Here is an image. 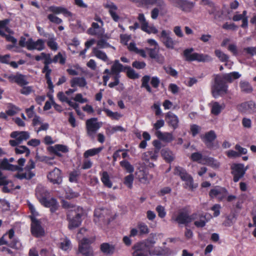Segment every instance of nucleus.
I'll use <instances>...</instances> for the list:
<instances>
[{
  "instance_id": "obj_23",
  "label": "nucleus",
  "mask_w": 256,
  "mask_h": 256,
  "mask_svg": "<svg viewBox=\"0 0 256 256\" xmlns=\"http://www.w3.org/2000/svg\"><path fill=\"white\" fill-rule=\"evenodd\" d=\"M166 118L168 125L174 130L178 128L179 120L176 114L169 112L166 114Z\"/></svg>"
},
{
  "instance_id": "obj_3",
  "label": "nucleus",
  "mask_w": 256,
  "mask_h": 256,
  "mask_svg": "<svg viewBox=\"0 0 256 256\" xmlns=\"http://www.w3.org/2000/svg\"><path fill=\"white\" fill-rule=\"evenodd\" d=\"M102 122H98V118H90L86 122V128L87 136L92 140H94L97 131L102 127Z\"/></svg>"
},
{
  "instance_id": "obj_6",
  "label": "nucleus",
  "mask_w": 256,
  "mask_h": 256,
  "mask_svg": "<svg viewBox=\"0 0 256 256\" xmlns=\"http://www.w3.org/2000/svg\"><path fill=\"white\" fill-rule=\"evenodd\" d=\"M196 214H188L184 212H179L177 214H174L171 220L176 222L178 224H186L192 221V220L196 219Z\"/></svg>"
},
{
  "instance_id": "obj_53",
  "label": "nucleus",
  "mask_w": 256,
  "mask_h": 256,
  "mask_svg": "<svg viewBox=\"0 0 256 256\" xmlns=\"http://www.w3.org/2000/svg\"><path fill=\"white\" fill-rule=\"evenodd\" d=\"M146 50L152 58H156L158 57V54L159 52L158 46H155L154 48H146Z\"/></svg>"
},
{
  "instance_id": "obj_22",
  "label": "nucleus",
  "mask_w": 256,
  "mask_h": 256,
  "mask_svg": "<svg viewBox=\"0 0 256 256\" xmlns=\"http://www.w3.org/2000/svg\"><path fill=\"white\" fill-rule=\"evenodd\" d=\"M216 135L214 130H210L201 136V138L207 147L211 148L212 146V142L216 138Z\"/></svg>"
},
{
  "instance_id": "obj_8",
  "label": "nucleus",
  "mask_w": 256,
  "mask_h": 256,
  "mask_svg": "<svg viewBox=\"0 0 256 256\" xmlns=\"http://www.w3.org/2000/svg\"><path fill=\"white\" fill-rule=\"evenodd\" d=\"M174 172L175 174L178 175L182 180L186 182L185 187L186 188L190 189L194 188L192 178L184 169L180 166L176 167L174 170Z\"/></svg>"
},
{
  "instance_id": "obj_49",
  "label": "nucleus",
  "mask_w": 256,
  "mask_h": 256,
  "mask_svg": "<svg viewBox=\"0 0 256 256\" xmlns=\"http://www.w3.org/2000/svg\"><path fill=\"white\" fill-rule=\"evenodd\" d=\"M150 79V78L148 76H143L142 79V87L145 88L148 92L151 93L152 90L148 84Z\"/></svg>"
},
{
  "instance_id": "obj_18",
  "label": "nucleus",
  "mask_w": 256,
  "mask_h": 256,
  "mask_svg": "<svg viewBox=\"0 0 256 256\" xmlns=\"http://www.w3.org/2000/svg\"><path fill=\"white\" fill-rule=\"evenodd\" d=\"M44 40L38 39L34 41L32 38L28 40V50H37L42 51L45 48Z\"/></svg>"
},
{
  "instance_id": "obj_42",
  "label": "nucleus",
  "mask_w": 256,
  "mask_h": 256,
  "mask_svg": "<svg viewBox=\"0 0 256 256\" xmlns=\"http://www.w3.org/2000/svg\"><path fill=\"white\" fill-rule=\"evenodd\" d=\"M161 154L163 158L167 162H172L174 158V154L171 150L168 148L162 150L161 151Z\"/></svg>"
},
{
  "instance_id": "obj_60",
  "label": "nucleus",
  "mask_w": 256,
  "mask_h": 256,
  "mask_svg": "<svg viewBox=\"0 0 256 256\" xmlns=\"http://www.w3.org/2000/svg\"><path fill=\"white\" fill-rule=\"evenodd\" d=\"M15 152L16 154H22L26 152V156H28L30 154V150L26 146H21L15 148Z\"/></svg>"
},
{
  "instance_id": "obj_47",
  "label": "nucleus",
  "mask_w": 256,
  "mask_h": 256,
  "mask_svg": "<svg viewBox=\"0 0 256 256\" xmlns=\"http://www.w3.org/2000/svg\"><path fill=\"white\" fill-rule=\"evenodd\" d=\"M103 147H100L88 150L84 152V156L85 158H88L89 156H95L100 153Z\"/></svg>"
},
{
  "instance_id": "obj_29",
  "label": "nucleus",
  "mask_w": 256,
  "mask_h": 256,
  "mask_svg": "<svg viewBox=\"0 0 256 256\" xmlns=\"http://www.w3.org/2000/svg\"><path fill=\"white\" fill-rule=\"evenodd\" d=\"M200 163L210 166L214 169H217L220 166V163L216 160L212 158H204Z\"/></svg>"
},
{
  "instance_id": "obj_62",
  "label": "nucleus",
  "mask_w": 256,
  "mask_h": 256,
  "mask_svg": "<svg viewBox=\"0 0 256 256\" xmlns=\"http://www.w3.org/2000/svg\"><path fill=\"white\" fill-rule=\"evenodd\" d=\"M48 18L52 22L56 24H60L62 22V20L58 18L54 14H49L48 16Z\"/></svg>"
},
{
  "instance_id": "obj_17",
  "label": "nucleus",
  "mask_w": 256,
  "mask_h": 256,
  "mask_svg": "<svg viewBox=\"0 0 256 256\" xmlns=\"http://www.w3.org/2000/svg\"><path fill=\"white\" fill-rule=\"evenodd\" d=\"M47 178L50 182L54 184H60L62 180V172L57 168H55L50 172L47 175Z\"/></svg>"
},
{
  "instance_id": "obj_4",
  "label": "nucleus",
  "mask_w": 256,
  "mask_h": 256,
  "mask_svg": "<svg viewBox=\"0 0 256 256\" xmlns=\"http://www.w3.org/2000/svg\"><path fill=\"white\" fill-rule=\"evenodd\" d=\"M26 159L24 158H20L18 160V165H14L8 163V159L5 158L0 162V168L4 170L11 171H22L23 166L26 162Z\"/></svg>"
},
{
  "instance_id": "obj_57",
  "label": "nucleus",
  "mask_w": 256,
  "mask_h": 256,
  "mask_svg": "<svg viewBox=\"0 0 256 256\" xmlns=\"http://www.w3.org/2000/svg\"><path fill=\"white\" fill-rule=\"evenodd\" d=\"M15 82L20 86L26 85L28 82L26 80L24 76L22 74H17V76Z\"/></svg>"
},
{
  "instance_id": "obj_19",
  "label": "nucleus",
  "mask_w": 256,
  "mask_h": 256,
  "mask_svg": "<svg viewBox=\"0 0 256 256\" xmlns=\"http://www.w3.org/2000/svg\"><path fill=\"white\" fill-rule=\"evenodd\" d=\"M40 202L44 206L50 208L52 212H54L58 210V203L56 200L54 198L48 199L43 197L40 199Z\"/></svg>"
},
{
  "instance_id": "obj_41",
  "label": "nucleus",
  "mask_w": 256,
  "mask_h": 256,
  "mask_svg": "<svg viewBox=\"0 0 256 256\" xmlns=\"http://www.w3.org/2000/svg\"><path fill=\"white\" fill-rule=\"evenodd\" d=\"M140 181L143 184H148L152 178V176L145 171H140L138 174Z\"/></svg>"
},
{
  "instance_id": "obj_55",
  "label": "nucleus",
  "mask_w": 256,
  "mask_h": 256,
  "mask_svg": "<svg viewBox=\"0 0 256 256\" xmlns=\"http://www.w3.org/2000/svg\"><path fill=\"white\" fill-rule=\"evenodd\" d=\"M194 50L193 48L186 49L184 51V56L187 61H194V53L192 52Z\"/></svg>"
},
{
  "instance_id": "obj_48",
  "label": "nucleus",
  "mask_w": 256,
  "mask_h": 256,
  "mask_svg": "<svg viewBox=\"0 0 256 256\" xmlns=\"http://www.w3.org/2000/svg\"><path fill=\"white\" fill-rule=\"evenodd\" d=\"M101 180L106 186H107L108 188L112 187V182L110 180V176L106 172H102V174Z\"/></svg>"
},
{
  "instance_id": "obj_33",
  "label": "nucleus",
  "mask_w": 256,
  "mask_h": 256,
  "mask_svg": "<svg viewBox=\"0 0 256 256\" xmlns=\"http://www.w3.org/2000/svg\"><path fill=\"white\" fill-rule=\"evenodd\" d=\"M142 244H140L139 243L136 244L133 246V249L134 250L132 253V256H147L148 250L142 246Z\"/></svg>"
},
{
  "instance_id": "obj_31",
  "label": "nucleus",
  "mask_w": 256,
  "mask_h": 256,
  "mask_svg": "<svg viewBox=\"0 0 256 256\" xmlns=\"http://www.w3.org/2000/svg\"><path fill=\"white\" fill-rule=\"evenodd\" d=\"M156 134L158 138L166 142H170L174 139L172 134L170 132H162L160 130H158L156 132Z\"/></svg>"
},
{
  "instance_id": "obj_43",
  "label": "nucleus",
  "mask_w": 256,
  "mask_h": 256,
  "mask_svg": "<svg viewBox=\"0 0 256 256\" xmlns=\"http://www.w3.org/2000/svg\"><path fill=\"white\" fill-rule=\"evenodd\" d=\"M193 56H194V60H197L200 62H210L212 60L210 56L194 52Z\"/></svg>"
},
{
  "instance_id": "obj_50",
  "label": "nucleus",
  "mask_w": 256,
  "mask_h": 256,
  "mask_svg": "<svg viewBox=\"0 0 256 256\" xmlns=\"http://www.w3.org/2000/svg\"><path fill=\"white\" fill-rule=\"evenodd\" d=\"M101 38L96 42L97 46L96 48H112L113 49H115L114 47L110 46L104 38Z\"/></svg>"
},
{
  "instance_id": "obj_44",
  "label": "nucleus",
  "mask_w": 256,
  "mask_h": 256,
  "mask_svg": "<svg viewBox=\"0 0 256 256\" xmlns=\"http://www.w3.org/2000/svg\"><path fill=\"white\" fill-rule=\"evenodd\" d=\"M111 68L112 74H115V76H118V74L124 70L123 66L120 63L118 60H116L114 62Z\"/></svg>"
},
{
  "instance_id": "obj_58",
  "label": "nucleus",
  "mask_w": 256,
  "mask_h": 256,
  "mask_svg": "<svg viewBox=\"0 0 256 256\" xmlns=\"http://www.w3.org/2000/svg\"><path fill=\"white\" fill-rule=\"evenodd\" d=\"M158 150H154L150 152H148L145 153V156L148 157L146 158V160H148L150 159L152 160H156L158 156Z\"/></svg>"
},
{
  "instance_id": "obj_2",
  "label": "nucleus",
  "mask_w": 256,
  "mask_h": 256,
  "mask_svg": "<svg viewBox=\"0 0 256 256\" xmlns=\"http://www.w3.org/2000/svg\"><path fill=\"white\" fill-rule=\"evenodd\" d=\"M228 92V86L220 76V75H217L214 78V82L212 87V93L215 98L220 96L226 94Z\"/></svg>"
},
{
  "instance_id": "obj_61",
  "label": "nucleus",
  "mask_w": 256,
  "mask_h": 256,
  "mask_svg": "<svg viewBox=\"0 0 256 256\" xmlns=\"http://www.w3.org/2000/svg\"><path fill=\"white\" fill-rule=\"evenodd\" d=\"M134 177L132 174H129L124 178V184L126 185L130 188H132V187L133 181Z\"/></svg>"
},
{
  "instance_id": "obj_11",
  "label": "nucleus",
  "mask_w": 256,
  "mask_h": 256,
  "mask_svg": "<svg viewBox=\"0 0 256 256\" xmlns=\"http://www.w3.org/2000/svg\"><path fill=\"white\" fill-rule=\"evenodd\" d=\"M162 238V234H161L152 233L144 242L139 244H142V246L150 252V250L153 248L158 239Z\"/></svg>"
},
{
  "instance_id": "obj_35",
  "label": "nucleus",
  "mask_w": 256,
  "mask_h": 256,
  "mask_svg": "<svg viewBox=\"0 0 256 256\" xmlns=\"http://www.w3.org/2000/svg\"><path fill=\"white\" fill-rule=\"evenodd\" d=\"M101 251L106 255H112L115 252V246L108 243H103L100 245Z\"/></svg>"
},
{
  "instance_id": "obj_25",
  "label": "nucleus",
  "mask_w": 256,
  "mask_h": 256,
  "mask_svg": "<svg viewBox=\"0 0 256 256\" xmlns=\"http://www.w3.org/2000/svg\"><path fill=\"white\" fill-rule=\"evenodd\" d=\"M149 253L152 255L159 256H168L170 252L167 248H162L160 246L155 247L150 250Z\"/></svg>"
},
{
  "instance_id": "obj_21",
  "label": "nucleus",
  "mask_w": 256,
  "mask_h": 256,
  "mask_svg": "<svg viewBox=\"0 0 256 256\" xmlns=\"http://www.w3.org/2000/svg\"><path fill=\"white\" fill-rule=\"evenodd\" d=\"M227 191L225 188L216 187L210 190L209 194L212 198H218L220 200H222L226 195Z\"/></svg>"
},
{
  "instance_id": "obj_10",
  "label": "nucleus",
  "mask_w": 256,
  "mask_h": 256,
  "mask_svg": "<svg viewBox=\"0 0 256 256\" xmlns=\"http://www.w3.org/2000/svg\"><path fill=\"white\" fill-rule=\"evenodd\" d=\"M75 216L70 218L69 217L68 228L70 230L78 227L81 224V217L84 215V212L82 208L78 207L76 212H74Z\"/></svg>"
},
{
  "instance_id": "obj_28",
  "label": "nucleus",
  "mask_w": 256,
  "mask_h": 256,
  "mask_svg": "<svg viewBox=\"0 0 256 256\" xmlns=\"http://www.w3.org/2000/svg\"><path fill=\"white\" fill-rule=\"evenodd\" d=\"M104 7L108 9V12L115 22H118L120 19V16L116 14V10L117 6L112 2H108L104 4Z\"/></svg>"
},
{
  "instance_id": "obj_40",
  "label": "nucleus",
  "mask_w": 256,
  "mask_h": 256,
  "mask_svg": "<svg viewBox=\"0 0 256 256\" xmlns=\"http://www.w3.org/2000/svg\"><path fill=\"white\" fill-rule=\"evenodd\" d=\"M87 82L86 79L83 77H76L72 78L70 80V86L74 88L76 86L80 87H84L86 86Z\"/></svg>"
},
{
  "instance_id": "obj_16",
  "label": "nucleus",
  "mask_w": 256,
  "mask_h": 256,
  "mask_svg": "<svg viewBox=\"0 0 256 256\" xmlns=\"http://www.w3.org/2000/svg\"><path fill=\"white\" fill-rule=\"evenodd\" d=\"M130 1L138 4V6H152L156 4L160 8H164L166 6L164 0H130Z\"/></svg>"
},
{
  "instance_id": "obj_34",
  "label": "nucleus",
  "mask_w": 256,
  "mask_h": 256,
  "mask_svg": "<svg viewBox=\"0 0 256 256\" xmlns=\"http://www.w3.org/2000/svg\"><path fill=\"white\" fill-rule=\"evenodd\" d=\"M192 214L196 215V219L192 220V221H194V224L197 228H202L205 226L208 221L204 216L196 213L193 214Z\"/></svg>"
},
{
  "instance_id": "obj_1",
  "label": "nucleus",
  "mask_w": 256,
  "mask_h": 256,
  "mask_svg": "<svg viewBox=\"0 0 256 256\" xmlns=\"http://www.w3.org/2000/svg\"><path fill=\"white\" fill-rule=\"evenodd\" d=\"M86 231V229L82 228L78 234L77 238L80 241L78 253L82 254L83 256H92V250L91 248L88 246L92 241L86 238H82V234Z\"/></svg>"
},
{
  "instance_id": "obj_39",
  "label": "nucleus",
  "mask_w": 256,
  "mask_h": 256,
  "mask_svg": "<svg viewBox=\"0 0 256 256\" xmlns=\"http://www.w3.org/2000/svg\"><path fill=\"white\" fill-rule=\"evenodd\" d=\"M211 112L212 114L217 116L219 114L222 110L224 108V104H220L218 102H212L210 104Z\"/></svg>"
},
{
  "instance_id": "obj_26",
  "label": "nucleus",
  "mask_w": 256,
  "mask_h": 256,
  "mask_svg": "<svg viewBox=\"0 0 256 256\" xmlns=\"http://www.w3.org/2000/svg\"><path fill=\"white\" fill-rule=\"evenodd\" d=\"M48 10L53 12L54 14H63L65 16L71 17L72 14L66 8L62 6H51L48 8Z\"/></svg>"
},
{
  "instance_id": "obj_24",
  "label": "nucleus",
  "mask_w": 256,
  "mask_h": 256,
  "mask_svg": "<svg viewBox=\"0 0 256 256\" xmlns=\"http://www.w3.org/2000/svg\"><path fill=\"white\" fill-rule=\"evenodd\" d=\"M10 184H11V186L13 187L14 184L12 181L8 180L7 176L4 175L2 170H0V186H4L2 188V192L4 193H8L10 192V189L7 186V185Z\"/></svg>"
},
{
  "instance_id": "obj_30",
  "label": "nucleus",
  "mask_w": 256,
  "mask_h": 256,
  "mask_svg": "<svg viewBox=\"0 0 256 256\" xmlns=\"http://www.w3.org/2000/svg\"><path fill=\"white\" fill-rule=\"evenodd\" d=\"M220 76L226 82H232L234 80L239 78L241 76V74L236 72H232L228 74H225L220 75Z\"/></svg>"
},
{
  "instance_id": "obj_56",
  "label": "nucleus",
  "mask_w": 256,
  "mask_h": 256,
  "mask_svg": "<svg viewBox=\"0 0 256 256\" xmlns=\"http://www.w3.org/2000/svg\"><path fill=\"white\" fill-rule=\"evenodd\" d=\"M120 166L128 172L132 173L134 171V166L127 160H123L120 162Z\"/></svg>"
},
{
  "instance_id": "obj_63",
  "label": "nucleus",
  "mask_w": 256,
  "mask_h": 256,
  "mask_svg": "<svg viewBox=\"0 0 256 256\" xmlns=\"http://www.w3.org/2000/svg\"><path fill=\"white\" fill-rule=\"evenodd\" d=\"M70 248V240L67 238H64L62 242H60V248L64 250H69Z\"/></svg>"
},
{
  "instance_id": "obj_38",
  "label": "nucleus",
  "mask_w": 256,
  "mask_h": 256,
  "mask_svg": "<svg viewBox=\"0 0 256 256\" xmlns=\"http://www.w3.org/2000/svg\"><path fill=\"white\" fill-rule=\"evenodd\" d=\"M10 20L8 19L0 20V36H5L6 32L8 34L12 33L11 30L7 26Z\"/></svg>"
},
{
  "instance_id": "obj_59",
  "label": "nucleus",
  "mask_w": 256,
  "mask_h": 256,
  "mask_svg": "<svg viewBox=\"0 0 256 256\" xmlns=\"http://www.w3.org/2000/svg\"><path fill=\"white\" fill-rule=\"evenodd\" d=\"M215 54L219 58V60L222 62H227L229 57L228 55L224 54L219 50H216L214 51Z\"/></svg>"
},
{
  "instance_id": "obj_32",
  "label": "nucleus",
  "mask_w": 256,
  "mask_h": 256,
  "mask_svg": "<svg viewBox=\"0 0 256 256\" xmlns=\"http://www.w3.org/2000/svg\"><path fill=\"white\" fill-rule=\"evenodd\" d=\"M44 36L48 38L46 41L48 46L52 50L56 51L58 49V44L54 34H44Z\"/></svg>"
},
{
  "instance_id": "obj_27",
  "label": "nucleus",
  "mask_w": 256,
  "mask_h": 256,
  "mask_svg": "<svg viewBox=\"0 0 256 256\" xmlns=\"http://www.w3.org/2000/svg\"><path fill=\"white\" fill-rule=\"evenodd\" d=\"M42 72L46 74V83L48 85V88L52 92H53L54 86L52 84L50 76L52 70L50 68L48 65H44V68H42Z\"/></svg>"
},
{
  "instance_id": "obj_9",
  "label": "nucleus",
  "mask_w": 256,
  "mask_h": 256,
  "mask_svg": "<svg viewBox=\"0 0 256 256\" xmlns=\"http://www.w3.org/2000/svg\"><path fill=\"white\" fill-rule=\"evenodd\" d=\"M138 20L140 24V28L142 31L148 34H156L158 32V30L154 25L149 26L143 14H138Z\"/></svg>"
},
{
  "instance_id": "obj_46",
  "label": "nucleus",
  "mask_w": 256,
  "mask_h": 256,
  "mask_svg": "<svg viewBox=\"0 0 256 256\" xmlns=\"http://www.w3.org/2000/svg\"><path fill=\"white\" fill-rule=\"evenodd\" d=\"M50 152H57V151L62 152H68V148L66 146L62 144H56L48 148Z\"/></svg>"
},
{
  "instance_id": "obj_5",
  "label": "nucleus",
  "mask_w": 256,
  "mask_h": 256,
  "mask_svg": "<svg viewBox=\"0 0 256 256\" xmlns=\"http://www.w3.org/2000/svg\"><path fill=\"white\" fill-rule=\"evenodd\" d=\"M170 34V31L162 30L160 36V38L162 42L166 48L172 50L178 42L171 37Z\"/></svg>"
},
{
  "instance_id": "obj_54",
  "label": "nucleus",
  "mask_w": 256,
  "mask_h": 256,
  "mask_svg": "<svg viewBox=\"0 0 256 256\" xmlns=\"http://www.w3.org/2000/svg\"><path fill=\"white\" fill-rule=\"evenodd\" d=\"M62 206L64 208L70 210H69L70 212L68 214V216H71L72 215V214H70V212L74 213L76 212V208L78 207V206L76 207L75 206H74L71 204H70L69 202H65V201L63 202Z\"/></svg>"
},
{
  "instance_id": "obj_12",
  "label": "nucleus",
  "mask_w": 256,
  "mask_h": 256,
  "mask_svg": "<svg viewBox=\"0 0 256 256\" xmlns=\"http://www.w3.org/2000/svg\"><path fill=\"white\" fill-rule=\"evenodd\" d=\"M31 232L36 237H40L44 235V230L41 226L40 222L34 216H31Z\"/></svg>"
},
{
  "instance_id": "obj_52",
  "label": "nucleus",
  "mask_w": 256,
  "mask_h": 256,
  "mask_svg": "<svg viewBox=\"0 0 256 256\" xmlns=\"http://www.w3.org/2000/svg\"><path fill=\"white\" fill-rule=\"evenodd\" d=\"M138 228L140 232V235L146 234L149 233V228L148 226L144 223H138Z\"/></svg>"
},
{
  "instance_id": "obj_7",
  "label": "nucleus",
  "mask_w": 256,
  "mask_h": 256,
  "mask_svg": "<svg viewBox=\"0 0 256 256\" xmlns=\"http://www.w3.org/2000/svg\"><path fill=\"white\" fill-rule=\"evenodd\" d=\"M230 168L234 182H238L240 179L242 178L248 169L247 167L244 168V165L242 164H233Z\"/></svg>"
},
{
  "instance_id": "obj_36",
  "label": "nucleus",
  "mask_w": 256,
  "mask_h": 256,
  "mask_svg": "<svg viewBox=\"0 0 256 256\" xmlns=\"http://www.w3.org/2000/svg\"><path fill=\"white\" fill-rule=\"evenodd\" d=\"M92 52L98 58L104 62H108L109 59L106 54L98 48H93Z\"/></svg>"
},
{
  "instance_id": "obj_13",
  "label": "nucleus",
  "mask_w": 256,
  "mask_h": 256,
  "mask_svg": "<svg viewBox=\"0 0 256 256\" xmlns=\"http://www.w3.org/2000/svg\"><path fill=\"white\" fill-rule=\"evenodd\" d=\"M176 6L185 12H190L194 7V3L188 0H168Z\"/></svg>"
},
{
  "instance_id": "obj_64",
  "label": "nucleus",
  "mask_w": 256,
  "mask_h": 256,
  "mask_svg": "<svg viewBox=\"0 0 256 256\" xmlns=\"http://www.w3.org/2000/svg\"><path fill=\"white\" fill-rule=\"evenodd\" d=\"M156 210L158 212V216L160 218H164L166 216V212L163 206L161 205L158 206L156 208Z\"/></svg>"
},
{
  "instance_id": "obj_20",
  "label": "nucleus",
  "mask_w": 256,
  "mask_h": 256,
  "mask_svg": "<svg viewBox=\"0 0 256 256\" xmlns=\"http://www.w3.org/2000/svg\"><path fill=\"white\" fill-rule=\"evenodd\" d=\"M10 136L12 138L17 140L19 143L21 144L23 141L30 138V134L26 131H14L10 134Z\"/></svg>"
},
{
  "instance_id": "obj_37",
  "label": "nucleus",
  "mask_w": 256,
  "mask_h": 256,
  "mask_svg": "<svg viewBox=\"0 0 256 256\" xmlns=\"http://www.w3.org/2000/svg\"><path fill=\"white\" fill-rule=\"evenodd\" d=\"M239 86L242 92L249 94L252 92L253 88L250 84L246 80H241L239 83Z\"/></svg>"
},
{
  "instance_id": "obj_15",
  "label": "nucleus",
  "mask_w": 256,
  "mask_h": 256,
  "mask_svg": "<svg viewBox=\"0 0 256 256\" xmlns=\"http://www.w3.org/2000/svg\"><path fill=\"white\" fill-rule=\"evenodd\" d=\"M103 26L104 24L92 22L87 32L90 35L96 36L98 38L103 37L104 34V29Z\"/></svg>"
},
{
  "instance_id": "obj_14",
  "label": "nucleus",
  "mask_w": 256,
  "mask_h": 256,
  "mask_svg": "<svg viewBox=\"0 0 256 256\" xmlns=\"http://www.w3.org/2000/svg\"><path fill=\"white\" fill-rule=\"evenodd\" d=\"M238 111L248 114L256 113V103L253 101L242 102L237 106Z\"/></svg>"
},
{
  "instance_id": "obj_45",
  "label": "nucleus",
  "mask_w": 256,
  "mask_h": 256,
  "mask_svg": "<svg viewBox=\"0 0 256 256\" xmlns=\"http://www.w3.org/2000/svg\"><path fill=\"white\" fill-rule=\"evenodd\" d=\"M210 8V9L208 10V14L210 15H212L214 20H218L221 18L222 14L220 10L214 5Z\"/></svg>"
},
{
  "instance_id": "obj_51",
  "label": "nucleus",
  "mask_w": 256,
  "mask_h": 256,
  "mask_svg": "<svg viewBox=\"0 0 256 256\" xmlns=\"http://www.w3.org/2000/svg\"><path fill=\"white\" fill-rule=\"evenodd\" d=\"M104 111L106 114L108 116L113 120H118L122 116V115L118 112H113L107 108H104Z\"/></svg>"
}]
</instances>
